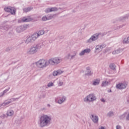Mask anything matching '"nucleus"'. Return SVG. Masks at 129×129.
Segmentation results:
<instances>
[{"label": "nucleus", "mask_w": 129, "mask_h": 129, "mask_svg": "<svg viewBox=\"0 0 129 129\" xmlns=\"http://www.w3.org/2000/svg\"><path fill=\"white\" fill-rule=\"evenodd\" d=\"M52 121V118L51 116L43 114L39 117L38 123L40 127H45V126H48L51 124Z\"/></svg>", "instance_id": "obj_1"}, {"label": "nucleus", "mask_w": 129, "mask_h": 129, "mask_svg": "<svg viewBox=\"0 0 129 129\" xmlns=\"http://www.w3.org/2000/svg\"><path fill=\"white\" fill-rule=\"evenodd\" d=\"M45 34V31L44 30H40L37 33H34L32 34L31 35H29L27 37V39H26L25 43V44H31V43H34L39 37L44 35Z\"/></svg>", "instance_id": "obj_2"}, {"label": "nucleus", "mask_w": 129, "mask_h": 129, "mask_svg": "<svg viewBox=\"0 0 129 129\" xmlns=\"http://www.w3.org/2000/svg\"><path fill=\"white\" fill-rule=\"evenodd\" d=\"M42 45L41 43H38L36 45H34L29 48L27 53L29 55H34V54H36V53L38 52V50H40V49L42 48Z\"/></svg>", "instance_id": "obj_3"}, {"label": "nucleus", "mask_w": 129, "mask_h": 129, "mask_svg": "<svg viewBox=\"0 0 129 129\" xmlns=\"http://www.w3.org/2000/svg\"><path fill=\"white\" fill-rule=\"evenodd\" d=\"M35 64L37 67H38V68H40V69L46 68V67L48 66L47 60L44 59L39 60L38 61L35 62Z\"/></svg>", "instance_id": "obj_4"}, {"label": "nucleus", "mask_w": 129, "mask_h": 129, "mask_svg": "<svg viewBox=\"0 0 129 129\" xmlns=\"http://www.w3.org/2000/svg\"><path fill=\"white\" fill-rule=\"evenodd\" d=\"M99 35L100 33H97L91 36L90 38L86 41V44H92V43L96 42L99 39Z\"/></svg>", "instance_id": "obj_5"}, {"label": "nucleus", "mask_w": 129, "mask_h": 129, "mask_svg": "<svg viewBox=\"0 0 129 129\" xmlns=\"http://www.w3.org/2000/svg\"><path fill=\"white\" fill-rule=\"evenodd\" d=\"M96 99V96L93 93H91L84 98V102H93Z\"/></svg>", "instance_id": "obj_6"}, {"label": "nucleus", "mask_w": 129, "mask_h": 129, "mask_svg": "<svg viewBox=\"0 0 129 129\" xmlns=\"http://www.w3.org/2000/svg\"><path fill=\"white\" fill-rule=\"evenodd\" d=\"M67 100V97L64 95L58 96L55 98V101L58 104H63Z\"/></svg>", "instance_id": "obj_7"}, {"label": "nucleus", "mask_w": 129, "mask_h": 129, "mask_svg": "<svg viewBox=\"0 0 129 129\" xmlns=\"http://www.w3.org/2000/svg\"><path fill=\"white\" fill-rule=\"evenodd\" d=\"M20 98H21V97L18 98H12L11 99L6 100L3 103L0 104V107L3 108V107H5V106L9 105V104L12 103V102H14V101H16V100H18V99H20Z\"/></svg>", "instance_id": "obj_8"}, {"label": "nucleus", "mask_w": 129, "mask_h": 129, "mask_svg": "<svg viewBox=\"0 0 129 129\" xmlns=\"http://www.w3.org/2000/svg\"><path fill=\"white\" fill-rule=\"evenodd\" d=\"M128 85V83L126 81L122 82L116 85V87L117 89H125Z\"/></svg>", "instance_id": "obj_9"}, {"label": "nucleus", "mask_w": 129, "mask_h": 129, "mask_svg": "<svg viewBox=\"0 0 129 129\" xmlns=\"http://www.w3.org/2000/svg\"><path fill=\"white\" fill-rule=\"evenodd\" d=\"M5 12L11 13V15H16V9L13 7H6L4 9Z\"/></svg>", "instance_id": "obj_10"}, {"label": "nucleus", "mask_w": 129, "mask_h": 129, "mask_svg": "<svg viewBox=\"0 0 129 129\" xmlns=\"http://www.w3.org/2000/svg\"><path fill=\"white\" fill-rule=\"evenodd\" d=\"M90 118L94 123H98V120L99 119L98 116L96 114H91Z\"/></svg>", "instance_id": "obj_11"}, {"label": "nucleus", "mask_w": 129, "mask_h": 129, "mask_svg": "<svg viewBox=\"0 0 129 129\" xmlns=\"http://www.w3.org/2000/svg\"><path fill=\"white\" fill-rule=\"evenodd\" d=\"M91 52V49L90 48H86L82 50L79 54V56H83L85 54H89Z\"/></svg>", "instance_id": "obj_12"}, {"label": "nucleus", "mask_w": 129, "mask_h": 129, "mask_svg": "<svg viewBox=\"0 0 129 129\" xmlns=\"http://www.w3.org/2000/svg\"><path fill=\"white\" fill-rule=\"evenodd\" d=\"M105 47H106V44H101V45H96L95 47V50L96 51H98L99 52H100V51H101V50H102L103 48H105Z\"/></svg>", "instance_id": "obj_13"}, {"label": "nucleus", "mask_w": 129, "mask_h": 129, "mask_svg": "<svg viewBox=\"0 0 129 129\" xmlns=\"http://www.w3.org/2000/svg\"><path fill=\"white\" fill-rule=\"evenodd\" d=\"M53 60L54 61V65H58V64L61 63L62 61V58L59 57H53Z\"/></svg>", "instance_id": "obj_14"}, {"label": "nucleus", "mask_w": 129, "mask_h": 129, "mask_svg": "<svg viewBox=\"0 0 129 129\" xmlns=\"http://www.w3.org/2000/svg\"><path fill=\"white\" fill-rule=\"evenodd\" d=\"M58 11V9L56 7L48 8L45 10V13H51V12H56Z\"/></svg>", "instance_id": "obj_15"}, {"label": "nucleus", "mask_w": 129, "mask_h": 129, "mask_svg": "<svg viewBox=\"0 0 129 129\" xmlns=\"http://www.w3.org/2000/svg\"><path fill=\"white\" fill-rule=\"evenodd\" d=\"M63 71L61 70H58L57 71H54L52 73L53 76H58V75H61L63 73Z\"/></svg>", "instance_id": "obj_16"}, {"label": "nucleus", "mask_w": 129, "mask_h": 129, "mask_svg": "<svg viewBox=\"0 0 129 129\" xmlns=\"http://www.w3.org/2000/svg\"><path fill=\"white\" fill-rule=\"evenodd\" d=\"M16 30L17 33H21V32H23V31H25V26L22 25V26L17 27Z\"/></svg>", "instance_id": "obj_17"}, {"label": "nucleus", "mask_w": 129, "mask_h": 129, "mask_svg": "<svg viewBox=\"0 0 129 129\" xmlns=\"http://www.w3.org/2000/svg\"><path fill=\"white\" fill-rule=\"evenodd\" d=\"M47 66H49V65H51L52 66H54V65H55V62L54 61L53 57L47 60Z\"/></svg>", "instance_id": "obj_18"}, {"label": "nucleus", "mask_w": 129, "mask_h": 129, "mask_svg": "<svg viewBox=\"0 0 129 129\" xmlns=\"http://www.w3.org/2000/svg\"><path fill=\"white\" fill-rule=\"evenodd\" d=\"M86 70L87 71L85 72V75H87L88 76H91V75L93 74V73H92V72H91V71L90 70V68L87 67Z\"/></svg>", "instance_id": "obj_19"}, {"label": "nucleus", "mask_w": 129, "mask_h": 129, "mask_svg": "<svg viewBox=\"0 0 129 129\" xmlns=\"http://www.w3.org/2000/svg\"><path fill=\"white\" fill-rule=\"evenodd\" d=\"M99 83H100V79H97L94 80L93 82V85H94V86H96V85H99Z\"/></svg>", "instance_id": "obj_20"}, {"label": "nucleus", "mask_w": 129, "mask_h": 129, "mask_svg": "<svg viewBox=\"0 0 129 129\" xmlns=\"http://www.w3.org/2000/svg\"><path fill=\"white\" fill-rule=\"evenodd\" d=\"M33 10V7H28L23 9L24 13H28V12H31Z\"/></svg>", "instance_id": "obj_21"}, {"label": "nucleus", "mask_w": 129, "mask_h": 129, "mask_svg": "<svg viewBox=\"0 0 129 129\" xmlns=\"http://www.w3.org/2000/svg\"><path fill=\"white\" fill-rule=\"evenodd\" d=\"M14 112L12 110H9L7 111V116H13L14 115Z\"/></svg>", "instance_id": "obj_22"}, {"label": "nucleus", "mask_w": 129, "mask_h": 129, "mask_svg": "<svg viewBox=\"0 0 129 129\" xmlns=\"http://www.w3.org/2000/svg\"><path fill=\"white\" fill-rule=\"evenodd\" d=\"M129 17V14L126 15L124 16L121 17L119 18V21H122V22H123L124 20H126L127 19H128Z\"/></svg>", "instance_id": "obj_23"}, {"label": "nucleus", "mask_w": 129, "mask_h": 129, "mask_svg": "<svg viewBox=\"0 0 129 129\" xmlns=\"http://www.w3.org/2000/svg\"><path fill=\"white\" fill-rule=\"evenodd\" d=\"M122 52V50L120 48H118V49L114 50L112 52V54L113 55H115V54H119V53Z\"/></svg>", "instance_id": "obj_24"}, {"label": "nucleus", "mask_w": 129, "mask_h": 129, "mask_svg": "<svg viewBox=\"0 0 129 129\" xmlns=\"http://www.w3.org/2000/svg\"><path fill=\"white\" fill-rule=\"evenodd\" d=\"M22 20V21L26 22H31V21H32V18H31L30 17H27V18L24 17Z\"/></svg>", "instance_id": "obj_25"}, {"label": "nucleus", "mask_w": 129, "mask_h": 129, "mask_svg": "<svg viewBox=\"0 0 129 129\" xmlns=\"http://www.w3.org/2000/svg\"><path fill=\"white\" fill-rule=\"evenodd\" d=\"M108 84H109V82L108 81H105L102 82L101 86H102V87H105L106 86H107V85H108Z\"/></svg>", "instance_id": "obj_26"}, {"label": "nucleus", "mask_w": 129, "mask_h": 129, "mask_svg": "<svg viewBox=\"0 0 129 129\" xmlns=\"http://www.w3.org/2000/svg\"><path fill=\"white\" fill-rule=\"evenodd\" d=\"M10 88L9 87L8 89L5 90L2 93H1L0 97L4 96V95H5V94L7 93V92H8V91H9V90H10Z\"/></svg>", "instance_id": "obj_27"}, {"label": "nucleus", "mask_w": 129, "mask_h": 129, "mask_svg": "<svg viewBox=\"0 0 129 129\" xmlns=\"http://www.w3.org/2000/svg\"><path fill=\"white\" fill-rule=\"evenodd\" d=\"M109 67L112 70H115L116 68V66H115L114 63H111V64H110Z\"/></svg>", "instance_id": "obj_28"}, {"label": "nucleus", "mask_w": 129, "mask_h": 129, "mask_svg": "<svg viewBox=\"0 0 129 129\" xmlns=\"http://www.w3.org/2000/svg\"><path fill=\"white\" fill-rule=\"evenodd\" d=\"M113 115H114V114H113V112L112 111H109L107 114V116L108 117H111V116H113Z\"/></svg>", "instance_id": "obj_29"}, {"label": "nucleus", "mask_w": 129, "mask_h": 129, "mask_svg": "<svg viewBox=\"0 0 129 129\" xmlns=\"http://www.w3.org/2000/svg\"><path fill=\"white\" fill-rule=\"evenodd\" d=\"M57 85L58 86H62L63 85V81L59 80L57 81Z\"/></svg>", "instance_id": "obj_30"}, {"label": "nucleus", "mask_w": 129, "mask_h": 129, "mask_svg": "<svg viewBox=\"0 0 129 129\" xmlns=\"http://www.w3.org/2000/svg\"><path fill=\"white\" fill-rule=\"evenodd\" d=\"M76 55H77V53L74 52V54H73L71 56L70 60H72V59H74V58H75V56Z\"/></svg>", "instance_id": "obj_31"}, {"label": "nucleus", "mask_w": 129, "mask_h": 129, "mask_svg": "<svg viewBox=\"0 0 129 129\" xmlns=\"http://www.w3.org/2000/svg\"><path fill=\"white\" fill-rule=\"evenodd\" d=\"M48 87H52V86H54V83L49 82L47 84Z\"/></svg>", "instance_id": "obj_32"}, {"label": "nucleus", "mask_w": 129, "mask_h": 129, "mask_svg": "<svg viewBox=\"0 0 129 129\" xmlns=\"http://www.w3.org/2000/svg\"><path fill=\"white\" fill-rule=\"evenodd\" d=\"M50 18H48V17H46V16H43L42 18V21H48L50 20Z\"/></svg>", "instance_id": "obj_33"}, {"label": "nucleus", "mask_w": 129, "mask_h": 129, "mask_svg": "<svg viewBox=\"0 0 129 129\" xmlns=\"http://www.w3.org/2000/svg\"><path fill=\"white\" fill-rule=\"evenodd\" d=\"M0 117H1V118H2L3 119L6 118V117H8V116L6 115V114H3V115H2Z\"/></svg>", "instance_id": "obj_34"}, {"label": "nucleus", "mask_w": 129, "mask_h": 129, "mask_svg": "<svg viewBox=\"0 0 129 129\" xmlns=\"http://www.w3.org/2000/svg\"><path fill=\"white\" fill-rule=\"evenodd\" d=\"M66 59H70L71 58V54L70 53L68 54V55L66 56Z\"/></svg>", "instance_id": "obj_35"}, {"label": "nucleus", "mask_w": 129, "mask_h": 129, "mask_svg": "<svg viewBox=\"0 0 129 129\" xmlns=\"http://www.w3.org/2000/svg\"><path fill=\"white\" fill-rule=\"evenodd\" d=\"M4 29L5 30V31H8L9 30V26L6 25L4 26Z\"/></svg>", "instance_id": "obj_36"}, {"label": "nucleus", "mask_w": 129, "mask_h": 129, "mask_svg": "<svg viewBox=\"0 0 129 129\" xmlns=\"http://www.w3.org/2000/svg\"><path fill=\"white\" fill-rule=\"evenodd\" d=\"M12 50V48L11 47H7L6 49V52H10Z\"/></svg>", "instance_id": "obj_37"}, {"label": "nucleus", "mask_w": 129, "mask_h": 129, "mask_svg": "<svg viewBox=\"0 0 129 129\" xmlns=\"http://www.w3.org/2000/svg\"><path fill=\"white\" fill-rule=\"evenodd\" d=\"M116 129H121V126L119 125H117L116 126Z\"/></svg>", "instance_id": "obj_38"}, {"label": "nucleus", "mask_w": 129, "mask_h": 129, "mask_svg": "<svg viewBox=\"0 0 129 129\" xmlns=\"http://www.w3.org/2000/svg\"><path fill=\"white\" fill-rule=\"evenodd\" d=\"M47 19H50V20H51V19H53V16L50 15L47 17Z\"/></svg>", "instance_id": "obj_39"}, {"label": "nucleus", "mask_w": 129, "mask_h": 129, "mask_svg": "<svg viewBox=\"0 0 129 129\" xmlns=\"http://www.w3.org/2000/svg\"><path fill=\"white\" fill-rule=\"evenodd\" d=\"M122 27H124V24L118 26V29H120V28H122Z\"/></svg>", "instance_id": "obj_40"}, {"label": "nucleus", "mask_w": 129, "mask_h": 129, "mask_svg": "<svg viewBox=\"0 0 129 129\" xmlns=\"http://www.w3.org/2000/svg\"><path fill=\"white\" fill-rule=\"evenodd\" d=\"M100 100L102 101V102H105V100H104L103 98L101 99Z\"/></svg>", "instance_id": "obj_41"}, {"label": "nucleus", "mask_w": 129, "mask_h": 129, "mask_svg": "<svg viewBox=\"0 0 129 129\" xmlns=\"http://www.w3.org/2000/svg\"><path fill=\"white\" fill-rule=\"evenodd\" d=\"M126 104H129V99H127L126 101Z\"/></svg>", "instance_id": "obj_42"}, {"label": "nucleus", "mask_w": 129, "mask_h": 129, "mask_svg": "<svg viewBox=\"0 0 129 129\" xmlns=\"http://www.w3.org/2000/svg\"><path fill=\"white\" fill-rule=\"evenodd\" d=\"M47 110V109L46 108H42V109H41V110L42 111H44V110Z\"/></svg>", "instance_id": "obj_43"}, {"label": "nucleus", "mask_w": 129, "mask_h": 129, "mask_svg": "<svg viewBox=\"0 0 129 129\" xmlns=\"http://www.w3.org/2000/svg\"><path fill=\"white\" fill-rule=\"evenodd\" d=\"M99 129H105V128L103 126H101L99 128Z\"/></svg>", "instance_id": "obj_44"}, {"label": "nucleus", "mask_w": 129, "mask_h": 129, "mask_svg": "<svg viewBox=\"0 0 129 129\" xmlns=\"http://www.w3.org/2000/svg\"><path fill=\"white\" fill-rule=\"evenodd\" d=\"M45 32V33H48V32H49V30H46V31H44Z\"/></svg>", "instance_id": "obj_45"}, {"label": "nucleus", "mask_w": 129, "mask_h": 129, "mask_svg": "<svg viewBox=\"0 0 129 129\" xmlns=\"http://www.w3.org/2000/svg\"><path fill=\"white\" fill-rule=\"evenodd\" d=\"M47 106H48V107H50V106H51V105L48 104H47Z\"/></svg>", "instance_id": "obj_46"}, {"label": "nucleus", "mask_w": 129, "mask_h": 129, "mask_svg": "<svg viewBox=\"0 0 129 129\" xmlns=\"http://www.w3.org/2000/svg\"><path fill=\"white\" fill-rule=\"evenodd\" d=\"M110 92H111V90H110Z\"/></svg>", "instance_id": "obj_47"}]
</instances>
